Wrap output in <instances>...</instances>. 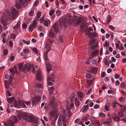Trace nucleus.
<instances>
[{"label":"nucleus","mask_w":126,"mask_h":126,"mask_svg":"<svg viewBox=\"0 0 126 126\" xmlns=\"http://www.w3.org/2000/svg\"><path fill=\"white\" fill-rule=\"evenodd\" d=\"M78 95L79 98V100L80 101L81 100L83 97V93L81 92H79L78 93Z\"/></svg>","instance_id":"25"},{"label":"nucleus","mask_w":126,"mask_h":126,"mask_svg":"<svg viewBox=\"0 0 126 126\" xmlns=\"http://www.w3.org/2000/svg\"><path fill=\"white\" fill-rule=\"evenodd\" d=\"M111 59L112 60V61H110V63H112L113 62H116V59L114 57H112L111 58Z\"/></svg>","instance_id":"59"},{"label":"nucleus","mask_w":126,"mask_h":126,"mask_svg":"<svg viewBox=\"0 0 126 126\" xmlns=\"http://www.w3.org/2000/svg\"><path fill=\"white\" fill-rule=\"evenodd\" d=\"M22 41L25 44L27 45H29L30 44V42L29 41H26L22 39Z\"/></svg>","instance_id":"48"},{"label":"nucleus","mask_w":126,"mask_h":126,"mask_svg":"<svg viewBox=\"0 0 126 126\" xmlns=\"http://www.w3.org/2000/svg\"><path fill=\"white\" fill-rule=\"evenodd\" d=\"M99 52V50H97L94 51H92L91 53V55L93 56H95L97 55Z\"/></svg>","instance_id":"31"},{"label":"nucleus","mask_w":126,"mask_h":126,"mask_svg":"<svg viewBox=\"0 0 126 126\" xmlns=\"http://www.w3.org/2000/svg\"><path fill=\"white\" fill-rule=\"evenodd\" d=\"M121 87L122 89H125L126 87V85L123 82H122L121 83Z\"/></svg>","instance_id":"47"},{"label":"nucleus","mask_w":126,"mask_h":126,"mask_svg":"<svg viewBox=\"0 0 126 126\" xmlns=\"http://www.w3.org/2000/svg\"><path fill=\"white\" fill-rule=\"evenodd\" d=\"M11 38L12 39H14L16 38L15 35L14 34H12L10 36Z\"/></svg>","instance_id":"62"},{"label":"nucleus","mask_w":126,"mask_h":126,"mask_svg":"<svg viewBox=\"0 0 126 126\" xmlns=\"http://www.w3.org/2000/svg\"><path fill=\"white\" fill-rule=\"evenodd\" d=\"M65 122L63 119V117L59 116V118L58 121V126H66Z\"/></svg>","instance_id":"8"},{"label":"nucleus","mask_w":126,"mask_h":126,"mask_svg":"<svg viewBox=\"0 0 126 126\" xmlns=\"http://www.w3.org/2000/svg\"><path fill=\"white\" fill-rule=\"evenodd\" d=\"M63 118L65 121H67L69 120V116L68 115H64Z\"/></svg>","instance_id":"34"},{"label":"nucleus","mask_w":126,"mask_h":126,"mask_svg":"<svg viewBox=\"0 0 126 126\" xmlns=\"http://www.w3.org/2000/svg\"><path fill=\"white\" fill-rule=\"evenodd\" d=\"M75 102L76 106V107H78L80 104V102L77 98H75Z\"/></svg>","instance_id":"26"},{"label":"nucleus","mask_w":126,"mask_h":126,"mask_svg":"<svg viewBox=\"0 0 126 126\" xmlns=\"http://www.w3.org/2000/svg\"><path fill=\"white\" fill-rule=\"evenodd\" d=\"M112 121V119L110 118H109L106 119V121L105 122H104V123L105 125L106 124H108L111 123V122Z\"/></svg>","instance_id":"35"},{"label":"nucleus","mask_w":126,"mask_h":126,"mask_svg":"<svg viewBox=\"0 0 126 126\" xmlns=\"http://www.w3.org/2000/svg\"><path fill=\"white\" fill-rule=\"evenodd\" d=\"M71 103L69 105V107L70 109H72V110L73 111H74L73 108L74 107V102L73 100H70Z\"/></svg>","instance_id":"22"},{"label":"nucleus","mask_w":126,"mask_h":126,"mask_svg":"<svg viewBox=\"0 0 126 126\" xmlns=\"http://www.w3.org/2000/svg\"><path fill=\"white\" fill-rule=\"evenodd\" d=\"M75 96V94L74 93H72L70 97V100H73V98Z\"/></svg>","instance_id":"58"},{"label":"nucleus","mask_w":126,"mask_h":126,"mask_svg":"<svg viewBox=\"0 0 126 126\" xmlns=\"http://www.w3.org/2000/svg\"><path fill=\"white\" fill-rule=\"evenodd\" d=\"M21 104V101L20 100H18L17 101H14V105L15 107H17L18 106H19Z\"/></svg>","instance_id":"16"},{"label":"nucleus","mask_w":126,"mask_h":126,"mask_svg":"<svg viewBox=\"0 0 126 126\" xmlns=\"http://www.w3.org/2000/svg\"><path fill=\"white\" fill-rule=\"evenodd\" d=\"M40 71H41L40 70H38L37 71L36 79L37 80H39L41 79L42 77Z\"/></svg>","instance_id":"13"},{"label":"nucleus","mask_w":126,"mask_h":126,"mask_svg":"<svg viewBox=\"0 0 126 126\" xmlns=\"http://www.w3.org/2000/svg\"><path fill=\"white\" fill-rule=\"evenodd\" d=\"M114 120L115 121L118 122L120 120V118L116 116L114 117Z\"/></svg>","instance_id":"53"},{"label":"nucleus","mask_w":126,"mask_h":126,"mask_svg":"<svg viewBox=\"0 0 126 126\" xmlns=\"http://www.w3.org/2000/svg\"><path fill=\"white\" fill-rule=\"evenodd\" d=\"M40 100V96L38 95H35L34 97H33L32 98V103L34 104H36L39 103Z\"/></svg>","instance_id":"7"},{"label":"nucleus","mask_w":126,"mask_h":126,"mask_svg":"<svg viewBox=\"0 0 126 126\" xmlns=\"http://www.w3.org/2000/svg\"><path fill=\"white\" fill-rule=\"evenodd\" d=\"M48 52L47 51H46L44 53V58L46 60H48V58L47 57V54Z\"/></svg>","instance_id":"55"},{"label":"nucleus","mask_w":126,"mask_h":126,"mask_svg":"<svg viewBox=\"0 0 126 126\" xmlns=\"http://www.w3.org/2000/svg\"><path fill=\"white\" fill-rule=\"evenodd\" d=\"M93 29L91 27H89L88 28V31L87 32H86V34L88 36L90 35L93 32Z\"/></svg>","instance_id":"19"},{"label":"nucleus","mask_w":126,"mask_h":126,"mask_svg":"<svg viewBox=\"0 0 126 126\" xmlns=\"http://www.w3.org/2000/svg\"><path fill=\"white\" fill-rule=\"evenodd\" d=\"M27 115L26 113L24 112L23 114L22 113V117L24 119H26L27 117Z\"/></svg>","instance_id":"54"},{"label":"nucleus","mask_w":126,"mask_h":126,"mask_svg":"<svg viewBox=\"0 0 126 126\" xmlns=\"http://www.w3.org/2000/svg\"><path fill=\"white\" fill-rule=\"evenodd\" d=\"M15 98L13 97L8 98H7V100L8 102L10 103H12L14 100Z\"/></svg>","instance_id":"28"},{"label":"nucleus","mask_w":126,"mask_h":126,"mask_svg":"<svg viewBox=\"0 0 126 126\" xmlns=\"http://www.w3.org/2000/svg\"><path fill=\"white\" fill-rule=\"evenodd\" d=\"M91 121L93 122H95L96 121V118L94 117H92L90 119Z\"/></svg>","instance_id":"60"},{"label":"nucleus","mask_w":126,"mask_h":126,"mask_svg":"<svg viewBox=\"0 0 126 126\" xmlns=\"http://www.w3.org/2000/svg\"><path fill=\"white\" fill-rule=\"evenodd\" d=\"M35 19V20H34V21L32 25V26L33 27H36L37 24V23L36 21H38L39 20V19L37 18L36 17Z\"/></svg>","instance_id":"30"},{"label":"nucleus","mask_w":126,"mask_h":126,"mask_svg":"<svg viewBox=\"0 0 126 126\" xmlns=\"http://www.w3.org/2000/svg\"><path fill=\"white\" fill-rule=\"evenodd\" d=\"M97 36V33L95 32H92L89 35L88 37L90 38H93L96 37Z\"/></svg>","instance_id":"20"},{"label":"nucleus","mask_w":126,"mask_h":126,"mask_svg":"<svg viewBox=\"0 0 126 126\" xmlns=\"http://www.w3.org/2000/svg\"><path fill=\"white\" fill-rule=\"evenodd\" d=\"M10 12L8 10L6 11V13L8 19L12 21L16 18L18 15V11L15 8L12 7L10 9Z\"/></svg>","instance_id":"1"},{"label":"nucleus","mask_w":126,"mask_h":126,"mask_svg":"<svg viewBox=\"0 0 126 126\" xmlns=\"http://www.w3.org/2000/svg\"><path fill=\"white\" fill-rule=\"evenodd\" d=\"M58 39L59 41L60 42H62L63 41V36L61 35L59 36L58 37Z\"/></svg>","instance_id":"41"},{"label":"nucleus","mask_w":126,"mask_h":126,"mask_svg":"<svg viewBox=\"0 0 126 126\" xmlns=\"http://www.w3.org/2000/svg\"><path fill=\"white\" fill-rule=\"evenodd\" d=\"M17 116L20 120L21 119L22 117V113L21 112L18 111L16 112Z\"/></svg>","instance_id":"38"},{"label":"nucleus","mask_w":126,"mask_h":126,"mask_svg":"<svg viewBox=\"0 0 126 126\" xmlns=\"http://www.w3.org/2000/svg\"><path fill=\"white\" fill-rule=\"evenodd\" d=\"M66 110L68 112V114L69 115L71 114V113L70 112V108L69 106H66Z\"/></svg>","instance_id":"39"},{"label":"nucleus","mask_w":126,"mask_h":126,"mask_svg":"<svg viewBox=\"0 0 126 126\" xmlns=\"http://www.w3.org/2000/svg\"><path fill=\"white\" fill-rule=\"evenodd\" d=\"M33 51L36 53H38V51L37 49L35 48H34L32 49Z\"/></svg>","instance_id":"64"},{"label":"nucleus","mask_w":126,"mask_h":126,"mask_svg":"<svg viewBox=\"0 0 126 126\" xmlns=\"http://www.w3.org/2000/svg\"><path fill=\"white\" fill-rule=\"evenodd\" d=\"M109 43L108 41H106L104 45V47L105 46L106 47H108L109 46Z\"/></svg>","instance_id":"57"},{"label":"nucleus","mask_w":126,"mask_h":126,"mask_svg":"<svg viewBox=\"0 0 126 126\" xmlns=\"http://www.w3.org/2000/svg\"><path fill=\"white\" fill-rule=\"evenodd\" d=\"M53 27L55 32L57 33L59 30L58 23H55L53 25Z\"/></svg>","instance_id":"14"},{"label":"nucleus","mask_w":126,"mask_h":126,"mask_svg":"<svg viewBox=\"0 0 126 126\" xmlns=\"http://www.w3.org/2000/svg\"><path fill=\"white\" fill-rule=\"evenodd\" d=\"M11 119L8 121V123L10 126H14V123L17 121L18 119L16 117L13 116L11 117Z\"/></svg>","instance_id":"6"},{"label":"nucleus","mask_w":126,"mask_h":126,"mask_svg":"<svg viewBox=\"0 0 126 126\" xmlns=\"http://www.w3.org/2000/svg\"><path fill=\"white\" fill-rule=\"evenodd\" d=\"M10 72L12 74L15 73H17V69L16 67H14L13 68L11 69L10 70Z\"/></svg>","instance_id":"18"},{"label":"nucleus","mask_w":126,"mask_h":126,"mask_svg":"<svg viewBox=\"0 0 126 126\" xmlns=\"http://www.w3.org/2000/svg\"><path fill=\"white\" fill-rule=\"evenodd\" d=\"M20 23L18 21L16 24L14 25L13 28L15 30H17L18 29L19 27L20 26Z\"/></svg>","instance_id":"24"},{"label":"nucleus","mask_w":126,"mask_h":126,"mask_svg":"<svg viewBox=\"0 0 126 126\" xmlns=\"http://www.w3.org/2000/svg\"><path fill=\"white\" fill-rule=\"evenodd\" d=\"M87 82L88 85L89 86L91 85L93 83L92 80L87 79Z\"/></svg>","instance_id":"44"},{"label":"nucleus","mask_w":126,"mask_h":126,"mask_svg":"<svg viewBox=\"0 0 126 126\" xmlns=\"http://www.w3.org/2000/svg\"><path fill=\"white\" fill-rule=\"evenodd\" d=\"M54 90V88L53 87H51L49 89V92L50 95L53 93Z\"/></svg>","instance_id":"37"},{"label":"nucleus","mask_w":126,"mask_h":126,"mask_svg":"<svg viewBox=\"0 0 126 126\" xmlns=\"http://www.w3.org/2000/svg\"><path fill=\"white\" fill-rule=\"evenodd\" d=\"M56 13L57 15L58 16H59L61 14L62 12L59 9H58L56 11Z\"/></svg>","instance_id":"46"},{"label":"nucleus","mask_w":126,"mask_h":126,"mask_svg":"<svg viewBox=\"0 0 126 126\" xmlns=\"http://www.w3.org/2000/svg\"><path fill=\"white\" fill-rule=\"evenodd\" d=\"M98 115L100 117L102 118H104L106 116L105 114L102 112L99 113Z\"/></svg>","instance_id":"40"},{"label":"nucleus","mask_w":126,"mask_h":126,"mask_svg":"<svg viewBox=\"0 0 126 126\" xmlns=\"http://www.w3.org/2000/svg\"><path fill=\"white\" fill-rule=\"evenodd\" d=\"M65 21L64 19L63 18H60V19L59 21V24L60 25V27L63 24H66L67 23H65Z\"/></svg>","instance_id":"29"},{"label":"nucleus","mask_w":126,"mask_h":126,"mask_svg":"<svg viewBox=\"0 0 126 126\" xmlns=\"http://www.w3.org/2000/svg\"><path fill=\"white\" fill-rule=\"evenodd\" d=\"M105 110L106 111H109L110 110V107L107 105H106L105 106Z\"/></svg>","instance_id":"52"},{"label":"nucleus","mask_w":126,"mask_h":126,"mask_svg":"<svg viewBox=\"0 0 126 126\" xmlns=\"http://www.w3.org/2000/svg\"><path fill=\"white\" fill-rule=\"evenodd\" d=\"M31 0H16L15 2V6L17 9H20L22 5L24 7H25Z\"/></svg>","instance_id":"2"},{"label":"nucleus","mask_w":126,"mask_h":126,"mask_svg":"<svg viewBox=\"0 0 126 126\" xmlns=\"http://www.w3.org/2000/svg\"><path fill=\"white\" fill-rule=\"evenodd\" d=\"M86 77L87 78L90 79L91 77L92 76L90 73H87L86 74Z\"/></svg>","instance_id":"56"},{"label":"nucleus","mask_w":126,"mask_h":126,"mask_svg":"<svg viewBox=\"0 0 126 126\" xmlns=\"http://www.w3.org/2000/svg\"><path fill=\"white\" fill-rule=\"evenodd\" d=\"M19 68L21 71H23L26 73L27 71H29L31 69V65L29 63H26L24 64L22 63L18 65Z\"/></svg>","instance_id":"3"},{"label":"nucleus","mask_w":126,"mask_h":126,"mask_svg":"<svg viewBox=\"0 0 126 126\" xmlns=\"http://www.w3.org/2000/svg\"><path fill=\"white\" fill-rule=\"evenodd\" d=\"M88 104L85 106H84L83 107H82L81 111L83 112H84L88 108H89L88 106Z\"/></svg>","instance_id":"32"},{"label":"nucleus","mask_w":126,"mask_h":126,"mask_svg":"<svg viewBox=\"0 0 126 126\" xmlns=\"http://www.w3.org/2000/svg\"><path fill=\"white\" fill-rule=\"evenodd\" d=\"M124 115V113L122 111H120L118 115L120 117H123Z\"/></svg>","instance_id":"51"},{"label":"nucleus","mask_w":126,"mask_h":126,"mask_svg":"<svg viewBox=\"0 0 126 126\" xmlns=\"http://www.w3.org/2000/svg\"><path fill=\"white\" fill-rule=\"evenodd\" d=\"M35 86L39 88L42 89V85L40 83H37L35 84Z\"/></svg>","instance_id":"42"},{"label":"nucleus","mask_w":126,"mask_h":126,"mask_svg":"<svg viewBox=\"0 0 126 126\" xmlns=\"http://www.w3.org/2000/svg\"><path fill=\"white\" fill-rule=\"evenodd\" d=\"M112 17L110 16H109L107 18L106 20V22L108 23H109L111 21Z\"/></svg>","instance_id":"45"},{"label":"nucleus","mask_w":126,"mask_h":126,"mask_svg":"<svg viewBox=\"0 0 126 126\" xmlns=\"http://www.w3.org/2000/svg\"><path fill=\"white\" fill-rule=\"evenodd\" d=\"M45 47L47 49V50L46 51L48 52L51 50V46L49 44L46 43L45 46Z\"/></svg>","instance_id":"33"},{"label":"nucleus","mask_w":126,"mask_h":126,"mask_svg":"<svg viewBox=\"0 0 126 126\" xmlns=\"http://www.w3.org/2000/svg\"><path fill=\"white\" fill-rule=\"evenodd\" d=\"M29 31L30 32H31L33 30V27L31 25H30L29 27L28 28Z\"/></svg>","instance_id":"50"},{"label":"nucleus","mask_w":126,"mask_h":126,"mask_svg":"<svg viewBox=\"0 0 126 126\" xmlns=\"http://www.w3.org/2000/svg\"><path fill=\"white\" fill-rule=\"evenodd\" d=\"M46 67L47 70L48 72L52 70L51 66L49 63H47L46 64Z\"/></svg>","instance_id":"27"},{"label":"nucleus","mask_w":126,"mask_h":126,"mask_svg":"<svg viewBox=\"0 0 126 126\" xmlns=\"http://www.w3.org/2000/svg\"><path fill=\"white\" fill-rule=\"evenodd\" d=\"M51 77H48L47 78V81L48 82V85L49 86H51L53 84L52 81H54L53 78H54V76L53 74H51Z\"/></svg>","instance_id":"9"},{"label":"nucleus","mask_w":126,"mask_h":126,"mask_svg":"<svg viewBox=\"0 0 126 126\" xmlns=\"http://www.w3.org/2000/svg\"><path fill=\"white\" fill-rule=\"evenodd\" d=\"M87 26L85 24L82 25L81 24L80 26V31L81 32H84L87 29Z\"/></svg>","instance_id":"15"},{"label":"nucleus","mask_w":126,"mask_h":126,"mask_svg":"<svg viewBox=\"0 0 126 126\" xmlns=\"http://www.w3.org/2000/svg\"><path fill=\"white\" fill-rule=\"evenodd\" d=\"M6 14L4 13L3 15L1 16V19H0V22L2 25L4 26L6 25L7 22L6 21L7 19H8L7 16Z\"/></svg>","instance_id":"5"},{"label":"nucleus","mask_w":126,"mask_h":126,"mask_svg":"<svg viewBox=\"0 0 126 126\" xmlns=\"http://www.w3.org/2000/svg\"><path fill=\"white\" fill-rule=\"evenodd\" d=\"M91 72L94 74H96L98 72L97 69L96 68H93L91 70Z\"/></svg>","instance_id":"36"},{"label":"nucleus","mask_w":126,"mask_h":126,"mask_svg":"<svg viewBox=\"0 0 126 126\" xmlns=\"http://www.w3.org/2000/svg\"><path fill=\"white\" fill-rule=\"evenodd\" d=\"M94 41L93 40H91L89 43V45H91V47L92 49H94L96 46L97 44L95 43L94 44Z\"/></svg>","instance_id":"11"},{"label":"nucleus","mask_w":126,"mask_h":126,"mask_svg":"<svg viewBox=\"0 0 126 126\" xmlns=\"http://www.w3.org/2000/svg\"><path fill=\"white\" fill-rule=\"evenodd\" d=\"M72 17L71 15L70 14H68L66 15L65 18L64 19L65 21V23H67L69 22H71Z\"/></svg>","instance_id":"10"},{"label":"nucleus","mask_w":126,"mask_h":126,"mask_svg":"<svg viewBox=\"0 0 126 126\" xmlns=\"http://www.w3.org/2000/svg\"><path fill=\"white\" fill-rule=\"evenodd\" d=\"M54 42V40L50 38L49 37H48L47 38V44H49L51 45Z\"/></svg>","instance_id":"23"},{"label":"nucleus","mask_w":126,"mask_h":126,"mask_svg":"<svg viewBox=\"0 0 126 126\" xmlns=\"http://www.w3.org/2000/svg\"><path fill=\"white\" fill-rule=\"evenodd\" d=\"M120 75L119 74H115V78L116 79H118L120 77Z\"/></svg>","instance_id":"63"},{"label":"nucleus","mask_w":126,"mask_h":126,"mask_svg":"<svg viewBox=\"0 0 126 126\" xmlns=\"http://www.w3.org/2000/svg\"><path fill=\"white\" fill-rule=\"evenodd\" d=\"M55 98L53 96L51 99V101L50 102L49 105L51 108H54L53 105L55 103Z\"/></svg>","instance_id":"12"},{"label":"nucleus","mask_w":126,"mask_h":126,"mask_svg":"<svg viewBox=\"0 0 126 126\" xmlns=\"http://www.w3.org/2000/svg\"><path fill=\"white\" fill-rule=\"evenodd\" d=\"M80 16H74L73 18L72 22L74 23V26H76L79 25L81 22Z\"/></svg>","instance_id":"4"},{"label":"nucleus","mask_w":126,"mask_h":126,"mask_svg":"<svg viewBox=\"0 0 126 126\" xmlns=\"http://www.w3.org/2000/svg\"><path fill=\"white\" fill-rule=\"evenodd\" d=\"M54 11L53 10H51L49 12V15L52 16L53 14L54 13Z\"/></svg>","instance_id":"61"},{"label":"nucleus","mask_w":126,"mask_h":126,"mask_svg":"<svg viewBox=\"0 0 126 126\" xmlns=\"http://www.w3.org/2000/svg\"><path fill=\"white\" fill-rule=\"evenodd\" d=\"M49 35L51 38H54V33L52 29H51L50 30Z\"/></svg>","instance_id":"21"},{"label":"nucleus","mask_w":126,"mask_h":126,"mask_svg":"<svg viewBox=\"0 0 126 126\" xmlns=\"http://www.w3.org/2000/svg\"><path fill=\"white\" fill-rule=\"evenodd\" d=\"M57 111L56 110H53L50 112V115L51 118L54 117L55 114L57 113Z\"/></svg>","instance_id":"17"},{"label":"nucleus","mask_w":126,"mask_h":126,"mask_svg":"<svg viewBox=\"0 0 126 126\" xmlns=\"http://www.w3.org/2000/svg\"><path fill=\"white\" fill-rule=\"evenodd\" d=\"M121 106V109L123 111H125L126 110V107L125 106H123L122 105H120Z\"/></svg>","instance_id":"49"},{"label":"nucleus","mask_w":126,"mask_h":126,"mask_svg":"<svg viewBox=\"0 0 126 126\" xmlns=\"http://www.w3.org/2000/svg\"><path fill=\"white\" fill-rule=\"evenodd\" d=\"M4 82L5 84V87L7 89L9 88V84L8 82H7V81L5 80L4 81Z\"/></svg>","instance_id":"43"}]
</instances>
